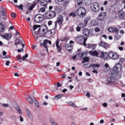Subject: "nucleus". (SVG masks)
Masks as SVG:
<instances>
[{"mask_svg":"<svg viewBox=\"0 0 125 125\" xmlns=\"http://www.w3.org/2000/svg\"><path fill=\"white\" fill-rule=\"evenodd\" d=\"M89 48H91L92 49L94 50L95 49V46L94 44H90L89 45Z\"/></svg>","mask_w":125,"mask_h":125,"instance_id":"obj_36","label":"nucleus"},{"mask_svg":"<svg viewBox=\"0 0 125 125\" xmlns=\"http://www.w3.org/2000/svg\"><path fill=\"white\" fill-rule=\"evenodd\" d=\"M33 98H34V100L33 102L34 103H35V105L36 106L38 107H39V103L37 101V100H36L35 98L33 96Z\"/></svg>","mask_w":125,"mask_h":125,"instance_id":"obj_33","label":"nucleus"},{"mask_svg":"<svg viewBox=\"0 0 125 125\" xmlns=\"http://www.w3.org/2000/svg\"><path fill=\"white\" fill-rule=\"evenodd\" d=\"M83 0H77V2L78 5H80V4H82Z\"/></svg>","mask_w":125,"mask_h":125,"instance_id":"obj_48","label":"nucleus"},{"mask_svg":"<svg viewBox=\"0 0 125 125\" xmlns=\"http://www.w3.org/2000/svg\"><path fill=\"white\" fill-rule=\"evenodd\" d=\"M16 118V116H15L13 115H11L10 116V118L12 120H14Z\"/></svg>","mask_w":125,"mask_h":125,"instance_id":"obj_40","label":"nucleus"},{"mask_svg":"<svg viewBox=\"0 0 125 125\" xmlns=\"http://www.w3.org/2000/svg\"><path fill=\"white\" fill-rule=\"evenodd\" d=\"M109 55L110 58L113 60H116L119 57V56L116 53L110 52L109 53Z\"/></svg>","mask_w":125,"mask_h":125,"instance_id":"obj_6","label":"nucleus"},{"mask_svg":"<svg viewBox=\"0 0 125 125\" xmlns=\"http://www.w3.org/2000/svg\"><path fill=\"white\" fill-rule=\"evenodd\" d=\"M0 35L2 36L3 38L7 40H10L12 37L10 33H6L4 35H1L0 34Z\"/></svg>","mask_w":125,"mask_h":125,"instance_id":"obj_15","label":"nucleus"},{"mask_svg":"<svg viewBox=\"0 0 125 125\" xmlns=\"http://www.w3.org/2000/svg\"><path fill=\"white\" fill-rule=\"evenodd\" d=\"M32 33L33 36L35 38H36V40H38L39 38L40 37H39L37 36V35L38 34V33H37L35 31H32Z\"/></svg>","mask_w":125,"mask_h":125,"instance_id":"obj_25","label":"nucleus"},{"mask_svg":"<svg viewBox=\"0 0 125 125\" xmlns=\"http://www.w3.org/2000/svg\"><path fill=\"white\" fill-rule=\"evenodd\" d=\"M20 42V40L18 38L16 39L14 42V44L15 45H17Z\"/></svg>","mask_w":125,"mask_h":125,"instance_id":"obj_37","label":"nucleus"},{"mask_svg":"<svg viewBox=\"0 0 125 125\" xmlns=\"http://www.w3.org/2000/svg\"><path fill=\"white\" fill-rule=\"evenodd\" d=\"M48 40H45L43 42L44 46V47L46 48L47 49V51H48V49L47 47V45H46L47 43L48 42Z\"/></svg>","mask_w":125,"mask_h":125,"instance_id":"obj_35","label":"nucleus"},{"mask_svg":"<svg viewBox=\"0 0 125 125\" xmlns=\"http://www.w3.org/2000/svg\"><path fill=\"white\" fill-rule=\"evenodd\" d=\"M26 111L27 112V115L29 119L31 120L32 121L33 119V117L29 110L28 109H26Z\"/></svg>","mask_w":125,"mask_h":125,"instance_id":"obj_20","label":"nucleus"},{"mask_svg":"<svg viewBox=\"0 0 125 125\" xmlns=\"http://www.w3.org/2000/svg\"><path fill=\"white\" fill-rule=\"evenodd\" d=\"M95 30L96 32H97L100 31V29L99 28L96 27L95 29Z\"/></svg>","mask_w":125,"mask_h":125,"instance_id":"obj_54","label":"nucleus"},{"mask_svg":"<svg viewBox=\"0 0 125 125\" xmlns=\"http://www.w3.org/2000/svg\"><path fill=\"white\" fill-rule=\"evenodd\" d=\"M10 62L9 61H7L6 62V63L5 65L7 66H9Z\"/></svg>","mask_w":125,"mask_h":125,"instance_id":"obj_61","label":"nucleus"},{"mask_svg":"<svg viewBox=\"0 0 125 125\" xmlns=\"http://www.w3.org/2000/svg\"><path fill=\"white\" fill-rule=\"evenodd\" d=\"M62 4H63V6L64 7H66L67 6V5L68 4V1H66L65 2H64Z\"/></svg>","mask_w":125,"mask_h":125,"instance_id":"obj_45","label":"nucleus"},{"mask_svg":"<svg viewBox=\"0 0 125 125\" xmlns=\"http://www.w3.org/2000/svg\"><path fill=\"white\" fill-rule=\"evenodd\" d=\"M20 120L21 122H22L23 121V118L22 117L21 115L20 116Z\"/></svg>","mask_w":125,"mask_h":125,"instance_id":"obj_49","label":"nucleus"},{"mask_svg":"<svg viewBox=\"0 0 125 125\" xmlns=\"http://www.w3.org/2000/svg\"><path fill=\"white\" fill-rule=\"evenodd\" d=\"M16 6L17 7H18L19 8H20V9H23V5H20L19 6H18L17 5H16Z\"/></svg>","mask_w":125,"mask_h":125,"instance_id":"obj_55","label":"nucleus"},{"mask_svg":"<svg viewBox=\"0 0 125 125\" xmlns=\"http://www.w3.org/2000/svg\"><path fill=\"white\" fill-rule=\"evenodd\" d=\"M103 105L104 107H106L107 106V104L106 103H104L103 104Z\"/></svg>","mask_w":125,"mask_h":125,"instance_id":"obj_62","label":"nucleus"},{"mask_svg":"<svg viewBox=\"0 0 125 125\" xmlns=\"http://www.w3.org/2000/svg\"><path fill=\"white\" fill-rule=\"evenodd\" d=\"M116 80L113 77H107L105 81V83L106 84L111 83H113L114 84V83L115 81Z\"/></svg>","mask_w":125,"mask_h":125,"instance_id":"obj_11","label":"nucleus"},{"mask_svg":"<svg viewBox=\"0 0 125 125\" xmlns=\"http://www.w3.org/2000/svg\"><path fill=\"white\" fill-rule=\"evenodd\" d=\"M64 0H55L56 2L59 5H62L64 2Z\"/></svg>","mask_w":125,"mask_h":125,"instance_id":"obj_30","label":"nucleus"},{"mask_svg":"<svg viewBox=\"0 0 125 125\" xmlns=\"http://www.w3.org/2000/svg\"><path fill=\"white\" fill-rule=\"evenodd\" d=\"M51 122L52 124V125H58L53 120L51 121Z\"/></svg>","mask_w":125,"mask_h":125,"instance_id":"obj_46","label":"nucleus"},{"mask_svg":"<svg viewBox=\"0 0 125 125\" xmlns=\"http://www.w3.org/2000/svg\"><path fill=\"white\" fill-rule=\"evenodd\" d=\"M85 2L86 5H89L91 2V0H85Z\"/></svg>","mask_w":125,"mask_h":125,"instance_id":"obj_34","label":"nucleus"},{"mask_svg":"<svg viewBox=\"0 0 125 125\" xmlns=\"http://www.w3.org/2000/svg\"><path fill=\"white\" fill-rule=\"evenodd\" d=\"M63 21V17L61 15H59L57 18V20L56 21L58 23L60 26L62 25V22Z\"/></svg>","mask_w":125,"mask_h":125,"instance_id":"obj_12","label":"nucleus"},{"mask_svg":"<svg viewBox=\"0 0 125 125\" xmlns=\"http://www.w3.org/2000/svg\"><path fill=\"white\" fill-rule=\"evenodd\" d=\"M83 60L82 62V63H84L88 62L90 60L89 59V57H84L83 58Z\"/></svg>","mask_w":125,"mask_h":125,"instance_id":"obj_27","label":"nucleus"},{"mask_svg":"<svg viewBox=\"0 0 125 125\" xmlns=\"http://www.w3.org/2000/svg\"><path fill=\"white\" fill-rule=\"evenodd\" d=\"M59 41H56V46L57 48V49L59 51L61 50V47L60 46L59 44Z\"/></svg>","mask_w":125,"mask_h":125,"instance_id":"obj_29","label":"nucleus"},{"mask_svg":"<svg viewBox=\"0 0 125 125\" xmlns=\"http://www.w3.org/2000/svg\"><path fill=\"white\" fill-rule=\"evenodd\" d=\"M86 40V38L83 39V36H78L76 37V40L78 43L81 44L83 43V45L85 46H86L85 42Z\"/></svg>","mask_w":125,"mask_h":125,"instance_id":"obj_1","label":"nucleus"},{"mask_svg":"<svg viewBox=\"0 0 125 125\" xmlns=\"http://www.w3.org/2000/svg\"><path fill=\"white\" fill-rule=\"evenodd\" d=\"M89 52L90 54L93 56H97L98 54V53L96 51L92 52L90 51H89Z\"/></svg>","mask_w":125,"mask_h":125,"instance_id":"obj_24","label":"nucleus"},{"mask_svg":"<svg viewBox=\"0 0 125 125\" xmlns=\"http://www.w3.org/2000/svg\"><path fill=\"white\" fill-rule=\"evenodd\" d=\"M48 2H46V1L44 0V1H42L40 3L44 7H46L47 3Z\"/></svg>","mask_w":125,"mask_h":125,"instance_id":"obj_28","label":"nucleus"},{"mask_svg":"<svg viewBox=\"0 0 125 125\" xmlns=\"http://www.w3.org/2000/svg\"><path fill=\"white\" fill-rule=\"evenodd\" d=\"M87 53L86 52H83L82 53V56L83 57V56H86L87 54Z\"/></svg>","mask_w":125,"mask_h":125,"instance_id":"obj_52","label":"nucleus"},{"mask_svg":"<svg viewBox=\"0 0 125 125\" xmlns=\"http://www.w3.org/2000/svg\"><path fill=\"white\" fill-rule=\"evenodd\" d=\"M43 16L41 14H37L34 17V21L36 23H40L42 21L43 19Z\"/></svg>","mask_w":125,"mask_h":125,"instance_id":"obj_5","label":"nucleus"},{"mask_svg":"<svg viewBox=\"0 0 125 125\" xmlns=\"http://www.w3.org/2000/svg\"><path fill=\"white\" fill-rule=\"evenodd\" d=\"M3 121V119L1 117H0V124H1Z\"/></svg>","mask_w":125,"mask_h":125,"instance_id":"obj_64","label":"nucleus"},{"mask_svg":"<svg viewBox=\"0 0 125 125\" xmlns=\"http://www.w3.org/2000/svg\"><path fill=\"white\" fill-rule=\"evenodd\" d=\"M69 15L70 16H72V17L73 18L75 17L76 16L75 12V11H73L70 13Z\"/></svg>","mask_w":125,"mask_h":125,"instance_id":"obj_32","label":"nucleus"},{"mask_svg":"<svg viewBox=\"0 0 125 125\" xmlns=\"http://www.w3.org/2000/svg\"><path fill=\"white\" fill-rule=\"evenodd\" d=\"M40 11L42 12H44L45 11V10L44 8H42L40 9Z\"/></svg>","mask_w":125,"mask_h":125,"instance_id":"obj_47","label":"nucleus"},{"mask_svg":"<svg viewBox=\"0 0 125 125\" xmlns=\"http://www.w3.org/2000/svg\"><path fill=\"white\" fill-rule=\"evenodd\" d=\"M86 25L83 23H81L79 24V25L80 26L81 28H84L86 26Z\"/></svg>","mask_w":125,"mask_h":125,"instance_id":"obj_39","label":"nucleus"},{"mask_svg":"<svg viewBox=\"0 0 125 125\" xmlns=\"http://www.w3.org/2000/svg\"><path fill=\"white\" fill-rule=\"evenodd\" d=\"M86 12L85 9L83 7L79 8L77 11V13L78 15L80 17H83Z\"/></svg>","mask_w":125,"mask_h":125,"instance_id":"obj_3","label":"nucleus"},{"mask_svg":"<svg viewBox=\"0 0 125 125\" xmlns=\"http://www.w3.org/2000/svg\"><path fill=\"white\" fill-rule=\"evenodd\" d=\"M0 13L2 14V16H5L6 14V13L4 11H2Z\"/></svg>","mask_w":125,"mask_h":125,"instance_id":"obj_53","label":"nucleus"},{"mask_svg":"<svg viewBox=\"0 0 125 125\" xmlns=\"http://www.w3.org/2000/svg\"><path fill=\"white\" fill-rule=\"evenodd\" d=\"M119 61L122 63L124 61V59L122 58H119Z\"/></svg>","mask_w":125,"mask_h":125,"instance_id":"obj_58","label":"nucleus"},{"mask_svg":"<svg viewBox=\"0 0 125 125\" xmlns=\"http://www.w3.org/2000/svg\"><path fill=\"white\" fill-rule=\"evenodd\" d=\"M15 109L18 111V113L20 114H22V113L20 109L19 106L15 108Z\"/></svg>","mask_w":125,"mask_h":125,"instance_id":"obj_38","label":"nucleus"},{"mask_svg":"<svg viewBox=\"0 0 125 125\" xmlns=\"http://www.w3.org/2000/svg\"><path fill=\"white\" fill-rule=\"evenodd\" d=\"M99 45L105 48L107 47L108 46V44L103 41H102L100 43Z\"/></svg>","mask_w":125,"mask_h":125,"instance_id":"obj_23","label":"nucleus"},{"mask_svg":"<svg viewBox=\"0 0 125 125\" xmlns=\"http://www.w3.org/2000/svg\"><path fill=\"white\" fill-rule=\"evenodd\" d=\"M63 96V95L62 94H59L56 95L54 98H53V100H58L61 98Z\"/></svg>","mask_w":125,"mask_h":125,"instance_id":"obj_22","label":"nucleus"},{"mask_svg":"<svg viewBox=\"0 0 125 125\" xmlns=\"http://www.w3.org/2000/svg\"><path fill=\"white\" fill-rule=\"evenodd\" d=\"M103 70L104 72H106L110 70V67L108 64L106 63L104 66L103 67Z\"/></svg>","mask_w":125,"mask_h":125,"instance_id":"obj_18","label":"nucleus"},{"mask_svg":"<svg viewBox=\"0 0 125 125\" xmlns=\"http://www.w3.org/2000/svg\"><path fill=\"white\" fill-rule=\"evenodd\" d=\"M33 97V96H32ZM28 98H26L27 100L29 102V103L31 104H33V102L34 101V98H33V99L31 98L32 96H30L29 95L27 96Z\"/></svg>","mask_w":125,"mask_h":125,"instance_id":"obj_16","label":"nucleus"},{"mask_svg":"<svg viewBox=\"0 0 125 125\" xmlns=\"http://www.w3.org/2000/svg\"><path fill=\"white\" fill-rule=\"evenodd\" d=\"M56 31L54 29L48 30L45 33V36L46 37L50 38L55 33Z\"/></svg>","mask_w":125,"mask_h":125,"instance_id":"obj_4","label":"nucleus"},{"mask_svg":"<svg viewBox=\"0 0 125 125\" xmlns=\"http://www.w3.org/2000/svg\"><path fill=\"white\" fill-rule=\"evenodd\" d=\"M81 27L79 25V26L77 27L76 28V30L78 31H79L81 30Z\"/></svg>","mask_w":125,"mask_h":125,"instance_id":"obj_51","label":"nucleus"},{"mask_svg":"<svg viewBox=\"0 0 125 125\" xmlns=\"http://www.w3.org/2000/svg\"><path fill=\"white\" fill-rule=\"evenodd\" d=\"M89 64H85L84 65V67L85 68H88L89 66H88V65Z\"/></svg>","mask_w":125,"mask_h":125,"instance_id":"obj_56","label":"nucleus"},{"mask_svg":"<svg viewBox=\"0 0 125 125\" xmlns=\"http://www.w3.org/2000/svg\"><path fill=\"white\" fill-rule=\"evenodd\" d=\"M55 13L54 11H52L51 12H46L45 16L47 19H50L54 17Z\"/></svg>","mask_w":125,"mask_h":125,"instance_id":"obj_9","label":"nucleus"},{"mask_svg":"<svg viewBox=\"0 0 125 125\" xmlns=\"http://www.w3.org/2000/svg\"><path fill=\"white\" fill-rule=\"evenodd\" d=\"M11 14L12 17L13 18H15L16 16V14L14 12H12Z\"/></svg>","mask_w":125,"mask_h":125,"instance_id":"obj_50","label":"nucleus"},{"mask_svg":"<svg viewBox=\"0 0 125 125\" xmlns=\"http://www.w3.org/2000/svg\"><path fill=\"white\" fill-rule=\"evenodd\" d=\"M34 7L32 5L29 8V10H32Z\"/></svg>","mask_w":125,"mask_h":125,"instance_id":"obj_59","label":"nucleus"},{"mask_svg":"<svg viewBox=\"0 0 125 125\" xmlns=\"http://www.w3.org/2000/svg\"><path fill=\"white\" fill-rule=\"evenodd\" d=\"M13 105L15 108L19 106L15 102L13 103Z\"/></svg>","mask_w":125,"mask_h":125,"instance_id":"obj_43","label":"nucleus"},{"mask_svg":"<svg viewBox=\"0 0 125 125\" xmlns=\"http://www.w3.org/2000/svg\"><path fill=\"white\" fill-rule=\"evenodd\" d=\"M118 17L120 19H125V14L124 11L120 10L118 14Z\"/></svg>","mask_w":125,"mask_h":125,"instance_id":"obj_13","label":"nucleus"},{"mask_svg":"<svg viewBox=\"0 0 125 125\" xmlns=\"http://www.w3.org/2000/svg\"><path fill=\"white\" fill-rule=\"evenodd\" d=\"M83 34L85 36L87 37L88 36L91 37L92 36L93 32L91 30L85 29L83 31Z\"/></svg>","mask_w":125,"mask_h":125,"instance_id":"obj_7","label":"nucleus"},{"mask_svg":"<svg viewBox=\"0 0 125 125\" xmlns=\"http://www.w3.org/2000/svg\"><path fill=\"white\" fill-rule=\"evenodd\" d=\"M106 13L104 12H101L98 16V20L102 21L104 20L106 17Z\"/></svg>","mask_w":125,"mask_h":125,"instance_id":"obj_10","label":"nucleus"},{"mask_svg":"<svg viewBox=\"0 0 125 125\" xmlns=\"http://www.w3.org/2000/svg\"><path fill=\"white\" fill-rule=\"evenodd\" d=\"M100 66V65L98 64H91L89 66L88 68H90L91 67H92L94 69H96L97 68H98Z\"/></svg>","mask_w":125,"mask_h":125,"instance_id":"obj_21","label":"nucleus"},{"mask_svg":"<svg viewBox=\"0 0 125 125\" xmlns=\"http://www.w3.org/2000/svg\"><path fill=\"white\" fill-rule=\"evenodd\" d=\"M98 22L97 21L95 20H93L91 21V24L92 25L95 26L97 25Z\"/></svg>","mask_w":125,"mask_h":125,"instance_id":"obj_31","label":"nucleus"},{"mask_svg":"<svg viewBox=\"0 0 125 125\" xmlns=\"http://www.w3.org/2000/svg\"><path fill=\"white\" fill-rule=\"evenodd\" d=\"M28 56L27 54H26L25 56L23 57L22 59L23 61H24L26 59V58H27Z\"/></svg>","mask_w":125,"mask_h":125,"instance_id":"obj_44","label":"nucleus"},{"mask_svg":"<svg viewBox=\"0 0 125 125\" xmlns=\"http://www.w3.org/2000/svg\"><path fill=\"white\" fill-rule=\"evenodd\" d=\"M40 25H34L33 26V30L34 31H35V30L38 27H40Z\"/></svg>","mask_w":125,"mask_h":125,"instance_id":"obj_42","label":"nucleus"},{"mask_svg":"<svg viewBox=\"0 0 125 125\" xmlns=\"http://www.w3.org/2000/svg\"><path fill=\"white\" fill-rule=\"evenodd\" d=\"M66 75L65 74H62L61 75V77L62 78H66Z\"/></svg>","mask_w":125,"mask_h":125,"instance_id":"obj_60","label":"nucleus"},{"mask_svg":"<svg viewBox=\"0 0 125 125\" xmlns=\"http://www.w3.org/2000/svg\"><path fill=\"white\" fill-rule=\"evenodd\" d=\"M101 56L104 59H109L110 58L109 54H108L106 52L104 53L102 52L101 53Z\"/></svg>","mask_w":125,"mask_h":125,"instance_id":"obj_17","label":"nucleus"},{"mask_svg":"<svg viewBox=\"0 0 125 125\" xmlns=\"http://www.w3.org/2000/svg\"><path fill=\"white\" fill-rule=\"evenodd\" d=\"M37 3V2L36 1H35L33 2V4L32 5L35 7L36 4Z\"/></svg>","mask_w":125,"mask_h":125,"instance_id":"obj_63","label":"nucleus"},{"mask_svg":"<svg viewBox=\"0 0 125 125\" xmlns=\"http://www.w3.org/2000/svg\"><path fill=\"white\" fill-rule=\"evenodd\" d=\"M89 19L87 17L85 18V19L84 20V22L85 25H86L87 24L88 21L89 20Z\"/></svg>","mask_w":125,"mask_h":125,"instance_id":"obj_41","label":"nucleus"},{"mask_svg":"<svg viewBox=\"0 0 125 125\" xmlns=\"http://www.w3.org/2000/svg\"><path fill=\"white\" fill-rule=\"evenodd\" d=\"M91 7L92 10L95 12H98L100 10V6L97 2H94L91 4Z\"/></svg>","mask_w":125,"mask_h":125,"instance_id":"obj_2","label":"nucleus"},{"mask_svg":"<svg viewBox=\"0 0 125 125\" xmlns=\"http://www.w3.org/2000/svg\"><path fill=\"white\" fill-rule=\"evenodd\" d=\"M5 26L4 25L1 24L0 25V33H1L5 31Z\"/></svg>","mask_w":125,"mask_h":125,"instance_id":"obj_26","label":"nucleus"},{"mask_svg":"<svg viewBox=\"0 0 125 125\" xmlns=\"http://www.w3.org/2000/svg\"><path fill=\"white\" fill-rule=\"evenodd\" d=\"M65 47L69 52H70L72 51V45L71 44L69 43L66 44Z\"/></svg>","mask_w":125,"mask_h":125,"instance_id":"obj_19","label":"nucleus"},{"mask_svg":"<svg viewBox=\"0 0 125 125\" xmlns=\"http://www.w3.org/2000/svg\"><path fill=\"white\" fill-rule=\"evenodd\" d=\"M122 68V66L120 64H116L114 67L113 70L115 73H117L120 71Z\"/></svg>","mask_w":125,"mask_h":125,"instance_id":"obj_8","label":"nucleus"},{"mask_svg":"<svg viewBox=\"0 0 125 125\" xmlns=\"http://www.w3.org/2000/svg\"><path fill=\"white\" fill-rule=\"evenodd\" d=\"M108 31L110 32H115L117 33L118 31V28L115 27H110L108 29Z\"/></svg>","mask_w":125,"mask_h":125,"instance_id":"obj_14","label":"nucleus"},{"mask_svg":"<svg viewBox=\"0 0 125 125\" xmlns=\"http://www.w3.org/2000/svg\"><path fill=\"white\" fill-rule=\"evenodd\" d=\"M58 23L56 21L55 22V27L54 28V29L55 30V29L57 28V25H58Z\"/></svg>","mask_w":125,"mask_h":125,"instance_id":"obj_57","label":"nucleus"}]
</instances>
